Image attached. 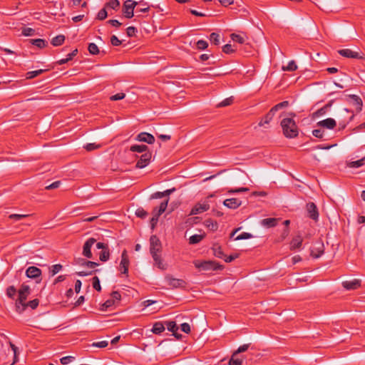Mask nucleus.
<instances>
[{"label": "nucleus", "instance_id": "nucleus-26", "mask_svg": "<svg viewBox=\"0 0 365 365\" xmlns=\"http://www.w3.org/2000/svg\"><path fill=\"white\" fill-rule=\"evenodd\" d=\"M130 150L140 153H145L148 151V147L145 145H133L130 146Z\"/></svg>", "mask_w": 365, "mask_h": 365}, {"label": "nucleus", "instance_id": "nucleus-34", "mask_svg": "<svg viewBox=\"0 0 365 365\" xmlns=\"http://www.w3.org/2000/svg\"><path fill=\"white\" fill-rule=\"evenodd\" d=\"M205 235H194L189 238V243L190 245H195L199 243L204 237Z\"/></svg>", "mask_w": 365, "mask_h": 365}, {"label": "nucleus", "instance_id": "nucleus-59", "mask_svg": "<svg viewBox=\"0 0 365 365\" xmlns=\"http://www.w3.org/2000/svg\"><path fill=\"white\" fill-rule=\"evenodd\" d=\"M83 148L87 151H91V150H93L95 149L100 148V145H96V143H88V144L85 145L83 146Z\"/></svg>", "mask_w": 365, "mask_h": 365}, {"label": "nucleus", "instance_id": "nucleus-16", "mask_svg": "<svg viewBox=\"0 0 365 365\" xmlns=\"http://www.w3.org/2000/svg\"><path fill=\"white\" fill-rule=\"evenodd\" d=\"M26 275L29 278L37 279L41 275V270L34 266H31L27 268L26 270Z\"/></svg>", "mask_w": 365, "mask_h": 365}, {"label": "nucleus", "instance_id": "nucleus-37", "mask_svg": "<svg viewBox=\"0 0 365 365\" xmlns=\"http://www.w3.org/2000/svg\"><path fill=\"white\" fill-rule=\"evenodd\" d=\"M165 325L167 327V329L173 332V333H175V331H178V327L177 326L175 322L174 321H168V322H165Z\"/></svg>", "mask_w": 365, "mask_h": 365}, {"label": "nucleus", "instance_id": "nucleus-12", "mask_svg": "<svg viewBox=\"0 0 365 365\" xmlns=\"http://www.w3.org/2000/svg\"><path fill=\"white\" fill-rule=\"evenodd\" d=\"M338 53L343 57L349 58L363 59L364 57L359 53L353 51L349 48H344L338 51Z\"/></svg>", "mask_w": 365, "mask_h": 365}, {"label": "nucleus", "instance_id": "nucleus-56", "mask_svg": "<svg viewBox=\"0 0 365 365\" xmlns=\"http://www.w3.org/2000/svg\"><path fill=\"white\" fill-rule=\"evenodd\" d=\"M108 345V342L107 341H101L98 342H93L91 346L98 348H105Z\"/></svg>", "mask_w": 365, "mask_h": 365}, {"label": "nucleus", "instance_id": "nucleus-25", "mask_svg": "<svg viewBox=\"0 0 365 365\" xmlns=\"http://www.w3.org/2000/svg\"><path fill=\"white\" fill-rule=\"evenodd\" d=\"M279 219L277 218H265L261 221V225L266 227H273L277 225Z\"/></svg>", "mask_w": 365, "mask_h": 365}, {"label": "nucleus", "instance_id": "nucleus-2", "mask_svg": "<svg viewBox=\"0 0 365 365\" xmlns=\"http://www.w3.org/2000/svg\"><path fill=\"white\" fill-rule=\"evenodd\" d=\"M195 267L199 269L205 271H215L221 270L223 269V266L215 261H200L195 260L193 262Z\"/></svg>", "mask_w": 365, "mask_h": 365}, {"label": "nucleus", "instance_id": "nucleus-40", "mask_svg": "<svg viewBox=\"0 0 365 365\" xmlns=\"http://www.w3.org/2000/svg\"><path fill=\"white\" fill-rule=\"evenodd\" d=\"M365 164V157L362 158L360 160L352 161L349 163V166L350 168H359Z\"/></svg>", "mask_w": 365, "mask_h": 365}, {"label": "nucleus", "instance_id": "nucleus-19", "mask_svg": "<svg viewBox=\"0 0 365 365\" xmlns=\"http://www.w3.org/2000/svg\"><path fill=\"white\" fill-rule=\"evenodd\" d=\"M317 125L328 129H334L336 125V123L334 119L329 118L318 122Z\"/></svg>", "mask_w": 365, "mask_h": 365}, {"label": "nucleus", "instance_id": "nucleus-43", "mask_svg": "<svg viewBox=\"0 0 365 365\" xmlns=\"http://www.w3.org/2000/svg\"><path fill=\"white\" fill-rule=\"evenodd\" d=\"M297 69V66L294 61H290L287 66H283V71H294Z\"/></svg>", "mask_w": 365, "mask_h": 365}, {"label": "nucleus", "instance_id": "nucleus-58", "mask_svg": "<svg viewBox=\"0 0 365 365\" xmlns=\"http://www.w3.org/2000/svg\"><path fill=\"white\" fill-rule=\"evenodd\" d=\"M153 260L155 261V264L158 265V268H160L161 269H165V265L163 264V263L162 262L160 255H157V258L153 259Z\"/></svg>", "mask_w": 365, "mask_h": 365}, {"label": "nucleus", "instance_id": "nucleus-42", "mask_svg": "<svg viewBox=\"0 0 365 365\" xmlns=\"http://www.w3.org/2000/svg\"><path fill=\"white\" fill-rule=\"evenodd\" d=\"M17 290L15 288L14 286H9L6 289V295L8 297L14 299L16 294Z\"/></svg>", "mask_w": 365, "mask_h": 365}, {"label": "nucleus", "instance_id": "nucleus-35", "mask_svg": "<svg viewBox=\"0 0 365 365\" xmlns=\"http://www.w3.org/2000/svg\"><path fill=\"white\" fill-rule=\"evenodd\" d=\"M119 6H120V2L118 0H110L105 5V7L106 9H112L113 10H117L119 8Z\"/></svg>", "mask_w": 365, "mask_h": 365}, {"label": "nucleus", "instance_id": "nucleus-7", "mask_svg": "<svg viewBox=\"0 0 365 365\" xmlns=\"http://www.w3.org/2000/svg\"><path fill=\"white\" fill-rule=\"evenodd\" d=\"M339 116L341 118V120H339V126L341 129H344L346 125L354 118L352 111L347 108H344L339 113Z\"/></svg>", "mask_w": 365, "mask_h": 365}, {"label": "nucleus", "instance_id": "nucleus-17", "mask_svg": "<svg viewBox=\"0 0 365 365\" xmlns=\"http://www.w3.org/2000/svg\"><path fill=\"white\" fill-rule=\"evenodd\" d=\"M136 140L140 142L147 143L148 144H153L155 142L154 136L148 133L145 132L139 133L136 137Z\"/></svg>", "mask_w": 365, "mask_h": 365}, {"label": "nucleus", "instance_id": "nucleus-39", "mask_svg": "<svg viewBox=\"0 0 365 365\" xmlns=\"http://www.w3.org/2000/svg\"><path fill=\"white\" fill-rule=\"evenodd\" d=\"M142 3L136 6V12H147L150 9V6L148 5L146 2H144L143 1H141Z\"/></svg>", "mask_w": 365, "mask_h": 365}, {"label": "nucleus", "instance_id": "nucleus-20", "mask_svg": "<svg viewBox=\"0 0 365 365\" xmlns=\"http://www.w3.org/2000/svg\"><path fill=\"white\" fill-rule=\"evenodd\" d=\"M209 208H210V205L207 203H203V204L198 203L192 207V209L191 210L190 214L191 215L200 214L205 211H207V210H209Z\"/></svg>", "mask_w": 365, "mask_h": 365}, {"label": "nucleus", "instance_id": "nucleus-36", "mask_svg": "<svg viewBox=\"0 0 365 365\" xmlns=\"http://www.w3.org/2000/svg\"><path fill=\"white\" fill-rule=\"evenodd\" d=\"M231 39L235 42L239 43H244L245 42V38H247L246 36H241L237 34H232L230 35Z\"/></svg>", "mask_w": 365, "mask_h": 365}, {"label": "nucleus", "instance_id": "nucleus-48", "mask_svg": "<svg viewBox=\"0 0 365 365\" xmlns=\"http://www.w3.org/2000/svg\"><path fill=\"white\" fill-rule=\"evenodd\" d=\"M63 268V266L60 264H54L51 268V275L53 276L56 274H57L58 272H60Z\"/></svg>", "mask_w": 365, "mask_h": 365}, {"label": "nucleus", "instance_id": "nucleus-50", "mask_svg": "<svg viewBox=\"0 0 365 365\" xmlns=\"http://www.w3.org/2000/svg\"><path fill=\"white\" fill-rule=\"evenodd\" d=\"M93 287L96 290H97L98 292H100L101 290L100 280H99L98 277L96 276L93 278Z\"/></svg>", "mask_w": 365, "mask_h": 365}, {"label": "nucleus", "instance_id": "nucleus-45", "mask_svg": "<svg viewBox=\"0 0 365 365\" xmlns=\"http://www.w3.org/2000/svg\"><path fill=\"white\" fill-rule=\"evenodd\" d=\"M135 215L138 217L144 219L147 217L148 212L142 207H139L135 211Z\"/></svg>", "mask_w": 365, "mask_h": 365}, {"label": "nucleus", "instance_id": "nucleus-30", "mask_svg": "<svg viewBox=\"0 0 365 365\" xmlns=\"http://www.w3.org/2000/svg\"><path fill=\"white\" fill-rule=\"evenodd\" d=\"M212 250L213 251V255L215 257H217L218 258H221V259H224V257H225V255L224 254V252L222 250V248L220 245H214Z\"/></svg>", "mask_w": 365, "mask_h": 365}, {"label": "nucleus", "instance_id": "nucleus-55", "mask_svg": "<svg viewBox=\"0 0 365 365\" xmlns=\"http://www.w3.org/2000/svg\"><path fill=\"white\" fill-rule=\"evenodd\" d=\"M82 261H83L82 265H85L87 267L91 268V269H93V268L96 267L98 265V264L97 262H95L86 261L84 259H83Z\"/></svg>", "mask_w": 365, "mask_h": 365}, {"label": "nucleus", "instance_id": "nucleus-5", "mask_svg": "<svg viewBox=\"0 0 365 365\" xmlns=\"http://www.w3.org/2000/svg\"><path fill=\"white\" fill-rule=\"evenodd\" d=\"M150 254L153 259L157 258V255L161 251L162 245L159 238L156 235H152L150 238Z\"/></svg>", "mask_w": 365, "mask_h": 365}, {"label": "nucleus", "instance_id": "nucleus-60", "mask_svg": "<svg viewBox=\"0 0 365 365\" xmlns=\"http://www.w3.org/2000/svg\"><path fill=\"white\" fill-rule=\"evenodd\" d=\"M222 51L225 53L230 54L235 52L231 44H226L222 47Z\"/></svg>", "mask_w": 365, "mask_h": 365}, {"label": "nucleus", "instance_id": "nucleus-22", "mask_svg": "<svg viewBox=\"0 0 365 365\" xmlns=\"http://www.w3.org/2000/svg\"><path fill=\"white\" fill-rule=\"evenodd\" d=\"M39 304V300L38 299H34L29 302H24V304L21 305V308L19 310H16L19 313L23 312L27 307H31L32 309H35Z\"/></svg>", "mask_w": 365, "mask_h": 365}, {"label": "nucleus", "instance_id": "nucleus-14", "mask_svg": "<svg viewBox=\"0 0 365 365\" xmlns=\"http://www.w3.org/2000/svg\"><path fill=\"white\" fill-rule=\"evenodd\" d=\"M361 282L360 279H354L343 282L342 286L346 290H354L361 287Z\"/></svg>", "mask_w": 365, "mask_h": 365}, {"label": "nucleus", "instance_id": "nucleus-32", "mask_svg": "<svg viewBox=\"0 0 365 365\" xmlns=\"http://www.w3.org/2000/svg\"><path fill=\"white\" fill-rule=\"evenodd\" d=\"M65 41V36L64 35H58L56 37L53 38L51 40V44L53 46H58L63 43Z\"/></svg>", "mask_w": 365, "mask_h": 365}, {"label": "nucleus", "instance_id": "nucleus-31", "mask_svg": "<svg viewBox=\"0 0 365 365\" xmlns=\"http://www.w3.org/2000/svg\"><path fill=\"white\" fill-rule=\"evenodd\" d=\"M204 225L206 227L212 231L217 230L218 225L216 221L212 220V219H207L204 222Z\"/></svg>", "mask_w": 365, "mask_h": 365}, {"label": "nucleus", "instance_id": "nucleus-44", "mask_svg": "<svg viewBox=\"0 0 365 365\" xmlns=\"http://www.w3.org/2000/svg\"><path fill=\"white\" fill-rule=\"evenodd\" d=\"M210 41L212 43L218 45L220 43V35L214 32L212 33L210 36Z\"/></svg>", "mask_w": 365, "mask_h": 365}, {"label": "nucleus", "instance_id": "nucleus-47", "mask_svg": "<svg viewBox=\"0 0 365 365\" xmlns=\"http://www.w3.org/2000/svg\"><path fill=\"white\" fill-rule=\"evenodd\" d=\"M272 120V118H271V116L267 113L264 117L259 121L258 125L259 126H264L266 124H269Z\"/></svg>", "mask_w": 365, "mask_h": 365}, {"label": "nucleus", "instance_id": "nucleus-10", "mask_svg": "<svg viewBox=\"0 0 365 365\" xmlns=\"http://www.w3.org/2000/svg\"><path fill=\"white\" fill-rule=\"evenodd\" d=\"M307 211L308 212V217L314 221H317L319 219V212L315 203L311 202L307 204Z\"/></svg>", "mask_w": 365, "mask_h": 365}, {"label": "nucleus", "instance_id": "nucleus-33", "mask_svg": "<svg viewBox=\"0 0 365 365\" xmlns=\"http://www.w3.org/2000/svg\"><path fill=\"white\" fill-rule=\"evenodd\" d=\"M235 352L233 353L229 361V365H242V359L239 358Z\"/></svg>", "mask_w": 365, "mask_h": 365}, {"label": "nucleus", "instance_id": "nucleus-51", "mask_svg": "<svg viewBox=\"0 0 365 365\" xmlns=\"http://www.w3.org/2000/svg\"><path fill=\"white\" fill-rule=\"evenodd\" d=\"M34 34L35 30L29 27L24 28V29L22 30V34L25 36H33Z\"/></svg>", "mask_w": 365, "mask_h": 365}, {"label": "nucleus", "instance_id": "nucleus-63", "mask_svg": "<svg viewBox=\"0 0 365 365\" xmlns=\"http://www.w3.org/2000/svg\"><path fill=\"white\" fill-rule=\"evenodd\" d=\"M289 106V102L287 101H282L277 105H275L274 110H279V109L286 108Z\"/></svg>", "mask_w": 365, "mask_h": 365}, {"label": "nucleus", "instance_id": "nucleus-9", "mask_svg": "<svg viewBox=\"0 0 365 365\" xmlns=\"http://www.w3.org/2000/svg\"><path fill=\"white\" fill-rule=\"evenodd\" d=\"M96 242V240L93 237L88 238L84 243L83 247V252L82 255L88 258H93V254L91 252V247Z\"/></svg>", "mask_w": 365, "mask_h": 365}, {"label": "nucleus", "instance_id": "nucleus-8", "mask_svg": "<svg viewBox=\"0 0 365 365\" xmlns=\"http://www.w3.org/2000/svg\"><path fill=\"white\" fill-rule=\"evenodd\" d=\"M96 248L102 250L99 253V259L102 262H106L109 259L110 257V251L108 248V245L103 242H97Z\"/></svg>", "mask_w": 365, "mask_h": 365}, {"label": "nucleus", "instance_id": "nucleus-24", "mask_svg": "<svg viewBox=\"0 0 365 365\" xmlns=\"http://www.w3.org/2000/svg\"><path fill=\"white\" fill-rule=\"evenodd\" d=\"M9 346L13 352V360L11 362L8 361V362H6L5 364H8V365H14V364H16L18 361V354H19L18 350H19V349L11 341H9Z\"/></svg>", "mask_w": 365, "mask_h": 365}, {"label": "nucleus", "instance_id": "nucleus-64", "mask_svg": "<svg viewBox=\"0 0 365 365\" xmlns=\"http://www.w3.org/2000/svg\"><path fill=\"white\" fill-rule=\"evenodd\" d=\"M110 43L113 46H120L121 44V41H120L117 36H115V35L112 36L111 38H110Z\"/></svg>", "mask_w": 365, "mask_h": 365}, {"label": "nucleus", "instance_id": "nucleus-49", "mask_svg": "<svg viewBox=\"0 0 365 365\" xmlns=\"http://www.w3.org/2000/svg\"><path fill=\"white\" fill-rule=\"evenodd\" d=\"M197 48L200 50H205L207 48L208 43L206 41L204 40H199L197 41Z\"/></svg>", "mask_w": 365, "mask_h": 365}, {"label": "nucleus", "instance_id": "nucleus-54", "mask_svg": "<svg viewBox=\"0 0 365 365\" xmlns=\"http://www.w3.org/2000/svg\"><path fill=\"white\" fill-rule=\"evenodd\" d=\"M252 237V235L250 233L242 232V234L239 235L237 237H235V240H247Z\"/></svg>", "mask_w": 365, "mask_h": 365}, {"label": "nucleus", "instance_id": "nucleus-41", "mask_svg": "<svg viewBox=\"0 0 365 365\" xmlns=\"http://www.w3.org/2000/svg\"><path fill=\"white\" fill-rule=\"evenodd\" d=\"M88 50L92 55H96L100 52L98 46L94 43H90L88 44Z\"/></svg>", "mask_w": 365, "mask_h": 365}, {"label": "nucleus", "instance_id": "nucleus-52", "mask_svg": "<svg viewBox=\"0 0 365 365\" xmlns=\"http://www.w3.org/2000/svg\"><path fill=\"white\" fill-rule=\"evenodd\" d=\"M125 94L123 93H118L117 94L113 95L110 97V100L112 101L122 100L125 98Z\"/></svg>", "mask_w": 365, "mask_h": 365}, {"label": "nucleus", "instance_id": "nucleus-4", "mask_svg": "<svg viewBox=\"0 0 365 365\" xmlns=\"http://www.w3.org/2000/svg\"><path fill=\"white\" fill-rule=\"evenodd\" d=\"M165 281L168 286L170 288H185L187 285V283L185 280L181 279L174 278L170 274H167L165 277Z\"/></svg>", "mask_w": 365, "mask_h": 365}, {"label": "nucleus", "instance_id": "nucleus-57", "mask_svg": "<svg viewBox=\"0 0 365 365\" xmlns=\"http://www.w3.org/2000/svg\"><path fill=\"white\" fill-rule=\"evenodd\" d=\"M136 32H137V29L134 26H129L126 29V34H127L128 36H129V37H133V36H135Z\"/></svg>", "mask_w": 365, "mask_h": 365}, {"label": "nucleus", "instance_id": "nucleus-46", "mask_svg": "<svg viewBox=\"0 0 365 365\" xmlns=\"http://www.w3.org/2000/svg\"><path fill=\"white\" fill-rule=\"evenodd\" d=\"M107 16H108V13L106 11V8L104 7L103 9H101L98 11V15H97V19L102 21V20L106 19Z\"/></svg>", "mask_w": 365, "mask_h": 365}, {"label": "nucleus", "instance_id": "nucleus-11", "mask_svg": "<svg viewBox=\"0 0 365 365\" xmlns=\"http://www.w3.org/2000/svg\"><path fill=\"white\" fill-rule=\"evenodd\" d=\"M151 157L152 153L150 151L143 153L136 163V168H143L146 167L150 163Z\"/></svg>", "mask_w": 365, "mask_h": 365}, {"label": "nucleus", "instance_id": "nucleus-23", "mask_svg": "<svg viewBox=\"0 0 365 365\" xmlns=\"http://www.w3.org/2000/svg\"><path fill=\"white\" fill-rule=\"evenodd\" d=\"M349 98L352 101L354 105L356 106V112H361L363 106V102L361 98L356 95H349Z\"/></svg>", "mask_w": 365, "mask_h": 365}, {"label": "nucleus", "instance_id": "nucleus-3", "mask_svg": "<svg viewBox=\"0 0 365 365\" xmlns=\"http://www.w3.org/2000/svg\"><path fill=\"white\" fill-rule=\"evenodd\" d=\"M19 297L16 300V309L19 310L21 308V304H24L27 297L30 294L31 289L29 285L22 284L19 290Z\"/></svg>", "mask_w": 365, "mask_h": 365}, {"label": "nucleus", "instance_id": "nucleus-21", "mask_svg": "<svg viewBox=\"0 0 365 365\" xmlns=\"http://www.w3.org/2000/svg\"><path fill=\"white\" fill-rule=\"evenodd\" d=\"M223 204L230 209H236L241 205L242 202L237 198H230L226 199Z\"/></svg>", "mask_w": 365, "mask_h": 365}, {"label": "nucleus", "instance_id": "nucleus-15", "mask_svg": "<svg viewBox=\"0 0 365 365\" xmlns=\"http://www.w3.org/2000/svg\"><path fill=\"white\" fill-rule=\"evenodd\" d=\"M129 266V259L126 250H124L121 255V261L120 263V268L122 274H128Z\"/></svg>", "mask_w": 365, "mask_h": 365}, {"label": "nucleus", "instance_id": "nucleus-6", "mask_svg": "<svg viewBox=\"0 0 365 365\" xmlns=\"http://www.w3.org/2000/svg\"><path fill=\"white\" fill-rule=\"evenodd\" d=\"M142 1L136 2L133 0H126L123 4V13L127 19H130L133 16V10L136 6L140 5Z\"/></svg>", "mask_w": 365, "mask_h": 365}, {"label": "nucleus", "instance_id": "nucleus-38", "mask_svg": "<svg viewBox=\"0 0 365 365\" xmlns=\"http://www.w3.org/2000/svg\"><path fill=\"white\" fill-rule=\"evenodd\" d=\"M45 71H46V70L39 69L37 71L27 72L26 73V78H28V79L34 78L42 74Z\"/></svg>", "mask_w": 365, "mask_h": 365}, {"label": "nucleus", "instance_id": "nucleus-53", "mask_svg": "<svg viewBox=\"0 0 365 365\" xmlns=\"http://www.w3.org/2000/svg\"><path fill=\"white\" fill-rule=\"evenodd\" d=\"M232 102H233L232 97L227 98L225 99L224 101H222L221 103H220L217 106L218 107L227 106H230V104H232Z\"/></svg>", "mask_w": 365, "mask_h": 365}, {"label": "nucleus", "instance_id": "nucleus-29", "mask_svg": "<svg viewBox=\"0 0 365 365\" xmlns=\"http://www.w3.org/2000/svg\"><path fill=\"white\" fill-rule=\"evenodd\" d=\"M165 331V325L163 322H157L153 324L152 331L155 334H160Z\"/></svg>", "mask_w": 365, "mask_h": 365}, {"label": "nucleus", "instance_id": "nucleus-62", "mask_svg": "<svg viewBox=\"0 0 365 365\" xmlns=\"http://www.w3.org/2000/svg\"><path fill=\"white\" fill-rule=\"evenodd\" d=\"M75 358L73 356H64V357H62L60 361H61V363L63 365H66V364H69L70 362H71Z\"/></svg>", "mask_w": 365, "mask_h": 365}, {"label": "nucleus", "instance_id": "nucleus-1", "mask_svg": "<svg viewBox=\"0 0 365 365\" xmlns=\"http://www.w3.org/2000/svg\"><path fill=\"white\" fill-rule=\"evenodd\" d=\"M281 126L283 130V134L286 138H294L298 136L299 130L298 127L292 118H284L281 121Z\"/></svg>", "mask_w": 365, "mask_h": 365}, {"label": "nucleus", "instance_id": "nucleus-27", "mask_svg": "<svg viewBox=\"0 0 365 365\" xmlns=\"http://www.w3.org/2000/svg\"><path fill=\"white\" fill-rule=\"evenodd\" d=\"M302 237L300 235H297L294 237L291 242V250L298 249L302 244Z\"/></svg>", "mask_w": 365, "mask_h": 365}, {"label": "nucleus", "instance_id": "nucleus-18", "mask_svg": "<svg viewBox=\"0 0 365 365\" xmlns=\"http://www.w3.org/2000/svg\"><path fill=\"white\" fill-rule=\"evenodd\" d=\"M168 201L169 199L168 198L162 202L158 207H154L152 212L153 216H156L158 218L165 211Z\"/></svg>", "mask_w": 365, "mask_h": 365}, {"label": "nucleus", "instance_id": "nucleus-13", "mask_svg": "<svg viewBox=\"0 0 365 365\" xmlns=\"http://www.w3.org/2000/svg\"><path fill=\"white\" fill-rule=\"evenodd\" d=\"M324 244L319 241L314 243L311 249V255L314 258H318L324 253Z\"/></svg>", "mask_w": 365, "mask_h": 365}, {"label": "nucleus", "instance_id": "nucleus-61", "mask_svg": "<svg viewBox=\"0 0 365 365\" xmlns=\"http://www.w3.org/2000/svg\"><path fill=\"white\" fill-rule=\"evenodd\" d=\"M312 135L318 138H322L324 137V130L322 129H314L312 131Z\"/></svg>", "mask_w": 365, "mask_h": 365}, {"label": "nucleus", "instance_id": "nucleus-28", "mask_svg": "<svg viewBox=\"0 0 365 365\" xmlns=\"http://www.w3.org/2000/svg\"><path fill=\"white\" fill-rule=\"evenodd\" d=\"M29 43L32 45L36 46V47L39 48H44L47 46L48 43L42 38H36V39H29Z\"/></svg>", "mask_w": 365, "mask_h": 365}]
</instances>
